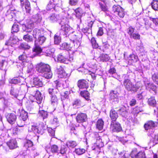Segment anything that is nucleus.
I'll return each instance as SVG.
<instances>
[{"label": "nucleus", "mask_w": 158, "mask_h": 158, "mask_svg": "<svg viewBox=\"0 0 158 158\" xmlns=\"http://www.w3.org/2000/svg\"><path fill=\"white\" fill-rule=\"evenodd\" d=\"M123 84L125 89L128 91L135 93L139 89L136 84H133L129 79H125L123 81Z\"/></svg>", "instance_id": "nucleus-2"}, {"label": "nucleus", "mask_w": 158, "mask_h": 158, "mask_svg": "<svg viewBox=\"0 0 158 158\" xmlns=\"http://www.w3.org/2000/svg\"><path fill=\"white\" fill-rule=\"evenodd\" d=\"M43 30L41 29L35 28L33 31V35L34 38L36 39L43 35Z\"/></svg>", "instance_id": "nucleus-25"}, {"label": "nucleus", "mask_w": 158, "mask_h": 158, "mask_svg": "<svg viewBox=\"0 0 158 158\" xmlns=\"http://www.w3.org/2000/svg\"><path fill=\"white\" fill-rule=\"evenodd\" d=\"M57 73L58 77L60 78H66L67 76L64 68L62 66H60L57 69Z\"/></svg>", "instance_id": "nucleus-18"}, {"label": "nucleus", "mask_w": 158, "mask_h": 158, "mask_svg": "<svg viewBox=\"0 0 158 158\" xmlns=\"http://www.w3.org/2000/svg\"><path fill=\"white\" fill-rule=\"evenodd\" d=\"M79 0H69V3L71 6H77Z\"/></svg>", "instance_id": "nucleus-59"}, {"label": "nucleus", "mask_w": 158, "mask_h": 158, "mask_svg": "<svg viewBox=\"0 0 158 158\" xmlns=\"http://www.w3.org/2000/svg\"><path fill=\"white\" fill-rule=\"evenodd\" d=\"M77 85L80 89H87L89 87V82L84 79L79 80L77 82Z\"/></svg>", "instance_id": "nucleus-11"}, {"label": "nucleus", "mask_w": 158, "mask_h": 158, "mask_svg": "<svg viewBox=\"0 0 158 158\" xmlns=\"http://www.w3.org/2000/svg\"><path fill=\"white\" fill-rule=\"evenodd\" d=\"M50 151L53 153H57L59 151V147L57 145H52L50 147Z\"/></svg>", "instance_id": "nucleus-42"}, {"label": "nucleus", "mask_w": 158, "mask_h": 158, "mask_svg": "<svg viewBox=\"0 0 158 158\" xmlns=\"http://www.w3.org/2000/svg\"><path fill=\"white\" fill-rule=\"evenodd\" d=\"M21 48L25 50H28L31 48V47L27 43H22L20 44Z\"/></svg>", "instance_id": "nucleus-52"}, {"label": "nucleus", "mask_w": 158, "mask_h": 158, "mask_svg": "<svg viewBox=\"0 0 158 158\" xmlns=\"http://www.w3.org/2000/svg\"><path fill=\"white\" fill-rule=\"evenodd\" d=\"M6 144L10 149H14L18 148V143L15 139H11L6 143Z\"/></svg>", "instance_id": "nucleus-14"}, {"label": "nucleus", "mask_w": 158, "mask_h": 158, "mask_svg": "<svg viewBox=\"0 0 158 158\" xmlns=\"http://www.w3.org/2000/svg\"><path fill=\"white\" fill-rule=\"evenodd\" d=\"M6 118L9 123L13 124L15 123L16 122L17 117L14 113H8L6 115Z\"/></svg>", "instance_id": "nucleus-13"}, {"label": "nucleus", "mask_w": 158, "mask_h": 158, "mask_svg": "<svg viewBox=\"0 0 158 158\" xmlns=\"http://www.w3.org/2000/svg\"><path fill=\"white\" fill-rule=\"evenodd\" d=\"M54 42L55 44H59L61 42V37L58 35H55L54 37Z\"/></svg>", "instance_id": "nucleus-54"}, {"label": "nucleus", "mask_w": 158, "mask_h": 158, "mask_svg": "<svg viewBox=\"0 0 158 158\" xmlns=\"http://www.w3.org/2000/svg\"><path fill=\"white\" fill-rule=\"evenodd\" d=\"M56 4L55 0H50L49 3L48 4L46 9L48 10L53 9L55 10V5Z\"/></svg>", "instance_id": "nucleus-32"}, {"label": "nucleus", "mask_w": 158, "mask_h": 158, "mask_svg": "<svg viewBox=\"0 0 158 158\" xmlns=\"http://www.w3.org/2000/svg\"><path fill=\"white\" fill-rule=\"evenodd\" d=\"M34 22L31 19H27L26 22L22 24V29L24 31L31 32L34 27Z\"/></svg>", "instance_id": "nucleus-4"}, {"label": "nucleus", "mask_w": 158, "mask_h": 158, "mask_svg": "<svg viewBox=\"0 0 158 158\" xmlns=\"http://www.w3.org/2000/svg\"><path fill=\"white\" fill-rule=\"evenodd\" d=\"M71 43H73L72 41L64 43L62 44V47L65 50H70L73 46Z\"/></svg>", "instance_id": "nucleus-31"}, {"label": "nucleus", "mask_w": 158, "mask_h": 158, "mask_svg": "<svg viewBox=\"0 0 158 158\" xmlns=\"http://www.w3.org/2000/svg\"><path fill=\"white\" fill-rule=\"evenodd\" d=\"M131 38H133L135 40H139L140 39V36L139 33H133L130 36Z\"/></svg>", "instance_id": "nucleus-55"}, {"label": "nucleus", "mask_w": 158, "mask_h": 158, "mask_svg": "<svg viewBox=\"0 0 158 158\" xmlns=\"http://www.w3.org/2000/svg\"><path fill=\"white\" fill-rule=\"evenodd\" d=\"M11 130L12 133V134L14 135H15L17 134L19 131V130L17 126H16L15 127H12L11 128Z\"/></svg>", "instance_id": "nucleus-57"}, {"label": "nucleus", "mask_w": 158, "mask_h": 158, "mask_svg": "<svg viewBox=\"0 0 158 158\" xmlns=\"http://www.w3.org/2000/svg\"><path fill=\"white\" fill-rule=\"evenodd\" d=\"M70 29V27L68 25H63L61 26L60 31V34L64 36L66 35L69 34Z\"/></svg>", "instance_id": "nucleus-16"}, {"label": "nucleus", "mask_w": 158, "mask_h": 158, "mask_svg": "<svg viewBox=\"0 0 158 158\" xmlns=\"http://www.w3.org/2000/svg\"><path fill=\"white\" fill-rule=\"evenodd\" d=\"M14 80L15 81L16 83H22L24 81V80L23 77L19 76L16 77Z\"/></svg>", "instance_id": "nucleus-64"}, {"label": "nucleus", "mask_w": 158, "mask_h": 158, "mask_svg": "<svg viewBox=\"0 0 158 158\" xmlns=\"http://www.w3.org/2000/svg\"><path fill=\"white\" fill-rule=\"evenodd\" d=\"M15 44L13 43L12 41L9 38L8 40L5 42V45L7 46H11L13 47Z\"/></svg>", "instance_id": "nucleus-61"}, {"label": "nucleus", "mask_w": 158, "mask_h": 158, "mask_svg": "<svg viewBox=\"0 0 158 158\" xmlns=\"http://www.w3.org/2000/svg\"><path fill=\"white\" fill-rule=\"evenodd\" d=\"M19 111L20 113V117L22 119V120L25 121L27 119L28 117L27 113L23 110H19Z\"/></svg>", "instance_id": "nucleus-30"}, {"label": "nucleus", "mask_w": 158, "mask_h": 158, "mask_svg": "<svg viewBox=\"0 0 158 158\" xmlns=\"http://www.w3.org/2000/svg\"><path fill=\"white\" fill-rule=\"evenodd\" d=\"M47 128L48 131L49 135L52 137H54L55 135V130L51 127Z\"/></svg>", "instance_id": "nucleus-53"}, {"label": "nucleus", "mask_w": 158, "mask_h": 158, "mask_svg": "<svg viewBox=\"0 0 158 158\" xmlns=\"http://www.w3.org/2000/svg\"><path fill=\"white\" fill-rule=\"evenodd\" d=\"M46 39V38L43 35L39 36L38 39L39 44L42 45L45 42Z\"/></svg>", "instance_id": "nucleus-48"}, {"label": "nucleus", "mask_w": 158, "mask_h": 158, "mask_svg": "<svg viewBox=\"0 0 158 158\" xmlns=\"http://www.w3.org/2000/svg\"><path fill=\"white\" fill-rule=\"evenodd\" d=\"M68 147L66 145H63L61 146L59 153L61 154L62 156H65L67 154Z\"/></svg>", "instance_id": "nucleus-33"}, {"label": "nucleus", "mask_w": 158, "mask_h": 158, "mask_svg": "<svg viewBox=\"0 0 158 158\" xmlns=\"http://www.w3.org/2000/svg\"><path fill=\"white\" fill-rule=\"evenodd\" d=\"M48 93L51 95H56L58 94L59 90L56 88H50L48 89Z\"/></svg>", "instance_id": "nucleus-37"}, {"label": "nucleus", "mask_w": 158, "mask_h": 158, "mask_svg": "<svg viewBox=\"0 0 158 158\" xmlns=\"http://www.w3.org/2000/svg\"><path fill=\"white\" fill-rule=\"evenodd\" d=\"M33 145V142L31 141L30 140H27L25 143L24 146L27 150H28L29 148L32 147Z\"/></svg>", "instance_id": "nucleus-45"}, {"label": "nucleus", "mask_w": 158, "mask_h": 158, "mask_svg": "<svg viewBox=\"0 0 158 158\" xmlns=\"http://www.w3.org/2000/svg\"><path fill=\"white\" fill-rule=\"evenodd\" d=\"M86 151V150L84 148H76L74 152L77 155L80 156L84 154Z\"/></svg>", "instance_id": "nucleus-39"}, {"label": "nucleus", "mask_w": 158, "mask_h": 158, "mask_svg": "<svg viewBox=\"0 0 158 158\" xmlns=\"http://www.w3.org/2000/svg\"><path fill=\"white\" fill-rule=\"evenodd\" d=\"M75 119L77 123H83L87 121V116L85 113H80L77 114Z\"/></svg>", "instance_id": "nucleus-8"}, {"label": "nucleus", "mask_w": 158, "mask_h": 158, "mask_svg": "<svg viewBox=\"0 0 158 158\" xmlns=\"http://www.w3.org/2000/svg\"><path fill=\"white\" fill-rule=\"evenodd\" d=\"M74 11L76 17L78 19H80L83 14L84 11L80 7L77 8L74 10Z\"/></svg>", "instance_id": "nucleus-24"}, {"label": "nucleus", "mask_w": 158, "mask_h": 158, "mask_svg": "<svg viewBox=\"0 0 158 158\" xmlns=\"http://www.w3.org/2000/svg\"><path fill=\"white\" fill-rule=\"evenodd\" d=\"M66 145L68 147L73 148L77 145V143L74 141H69L67 143Z\"/></svg>", "instance_id": "nucleus-46"}, {"label": "nucleus", "mask_w": 158, "mask_h": 158, "mask_svg": "<svg viewBox=\"0 0 158 158\" xmlns=\"http://www.w3.org/2000/svg\"><path fill=\"white\" fill-rule=\"evenodd\" d=\"M47 128L46 123H42L38 126H32V130L35 132H36L39 134H43L44 133Z\"/></svg>", "instance_id": "nucleus-5"}, {"label": "nucleus", "mask_w": 158, "mask_h": 158, "mask_svg": "<svg viewBox=\"0 0 158 158\" xmlns=\"http://www.w3.org/2000/svg\"><path fill=\"white\" fill-rule=\"evenodd\" d=\"M42 48L35 41L34 46L32 49V51L35 53V56L40 54L42 52Z\"/></svg>", "instance_id": "nucleus-19"}, {"label": "nucleus", "mask_w": 158, "mask_h": 158, "mask_svg": "<svg viewBox=\"0 0 158 158\" xmlns=\"http://www.w3.org/2000/svg\"><path fill=\"white\" fill-rule=\"evenodd\" d=\"M120 114L122 116H125L127 113V111L126 110L125 107H122L118 110Z\"/></svg>", "instance_id": "nucleus-47"}, {"label": "nucleus", "mask_w": 158, "mask_h": 158, "mask_svg": "<svg viewBox=\"0 0 158 158\" xmlns=\"http://www.w3.org/2000/svg\"><path fill=\"white\" fill-rule=\"evenodd\" d=\"M128 62L131 63H135L139 60L138 56L134 54H131L128 57Z\"/></svg>", "instance_id": "nucleus-23"}, {"label": "nucleus", "mask_w": 158, "mask_h": 158, "mask_svg": "<svg viewBox=\"0 0 158 158\" xmlns=\"http://www.w3.org/2000/svg\"><path fill=\"white\" fill-rule=\"evenodd\" d=\"M29 92L34 95V96L36 100V102L38 104H40L43 99L42 94L35 86H32L29 89Z\"/></svg>", "instance_id": "nucleus-3"}, {"label": "nucleus", "mask_w": 158, "mask_h": 158, "mask_svg": "<svg viewBox=\"0 0 158 158\" xmlns=\"http://www.w3.org/2000/svg\"><path fill=\"white\" fill-rule=\"evenodd\" d=\"M39 116L41 117L43 120L48 117V113L44 110H40L38 112Z\"/></svg>", "instance_id": "nucleus-36"}, {"label": "nucleus", "mask_w": 158, "mask_h": 158, "mask_svg": "<svg viewBox=\"0 0 158 158\" xmlns=\"http://www.w3.org/2000/svg\"><path fill=\"white\" fill-rule=\"evenodd\" d=\"M93 23L94 22L91 21L88 23L87 24H85L82 29V31L85 33H87L88 31H91Z\"/></svg>", "instance_id": "nucleus-17"}, {"label": "nucleus", "mask_w": 158, "mask_h": 158, "mask_svg": "<svg viewBox=\"0 0 158 158\" xmlns=\"http://www.w3.org/2000/svg\"><path fill=\"white\" fill-rule=\"evenodd\" d=\"M105 142V140L103 136L100 137L98 136L97 139V141L95 144L98 145V144H100V143H102L103 147L104 146V143Z\"/></svg>", "instance_id": "nucleus-50"}, {"label": "nucleus", "mask_w": 158, "mask_h": 158, "mask_svg": "<svg viewBox=\"0 0 158 158\" xmlns=\"http://www.w3.org/2000/svg\"><path fill=\"white\" fill-rule=\"evenodd\" d=\"M143 111L141 107L136 106H135L133 109L132 111V114L134 115H137L139 112Z\"/></svg>", "instance_id": "nucleus-38"}, {"label": "nucleus", "mask_w": 158, "mask_h": 158, "mask_svg": "<svg viewBox=\"0 0 158 158\" xmlns=\"http://www.w3.org/2000/svg\"><path fill=\"white\" fill-rule=\"evenodd\" d=\"M110 129L112 132L118 133L123 131L121 125L116 121L111 122Z\"/></svg>", "instance_id": "nucleus-7"}, {"label": "nucleus", "mask_w": 158, "mask_h": 158, "mask_svg": "<svg viewBox=\"0 0 158 158\" xmlns=\"http://www.w3.org/2000/svg\"><path fill=\"white\" fill-rule=\"evenodd\" d=\"M64 54V53L59 54L57 56V61L60 63L68 64L69 60L65 57Z\"/></svg>", "instance_id": "nucleus-15"}, {"label": "nucleus", "mask_w": 158, "mask_h": 158, "mask_svg": "<svg viewBox=\"0 0 158 158\" xmlns=\"http://www.w3.org/2000/svg\"><path fill=\"white\" fill-rule=\"evenodd\" d=\"M27 58V56L25 54V52H23V54L20 55L18 57L19 60L23 61H24Z\"/></svg>", "instance_id": "nucleus-62"}, {"label": "nucleus", "mask_w": 158, "mask_h": 158, "mask_svg": "<svg viewBox=\"0 0 158 158\" xmlns=\"http://www.w3.org/2000/svg\"><path fill=\"white\" fill-rule=\"evenodd\" d=\"M112 10L120 18H123L125 15L124 9L119 5H114L112 7Z\"/></svg>", "instance_id": "nucleus-6"}, {"label": "nucleus", "mask_w": 158, "mask_h": 158, "mask_svg": "<svg viewBox=\"0 0 158 158\" xmlns=\"http://www.w3.org/2000/svg\"><path fill=\"white\" fill-rule=\"evenodd\" d=\"M23 39L27 42H32L33 40V37L28 34L24 35L23 36Z\"/></svg>", "instance_id": "nucleus-40"}, {"label": "nucleus", "mask_w": 158, "mask_h": 158, "mask_svg": "<svg viewBox=\"0 0 158 158\" xmlns=\"http://www.w3.org/2000/svg\"><path fill=\"white\" fill-rule=\"evenodd\" d=\"M109 116L111 120V122L116 121L119 116L117 111L115 110L113 107H111L110 111Z\"/></svg>", "instance_id": "nucleus-12"}, {"label": "nucleus", "mask_w": 158, "mask_h": 158, "mask_svg": "<svg viewBox=\"0 0 158 158\" xmlns=\"http://www.w3.org/2000/svg\"><path fill=\"white\" fill-rule=\"evenodd\" d=\"M20 6L22 8L24 7L27 13L30 14L31 8L30 2L28 0H20Z\"/></svg>", "instance_id": "nucleus-9"}, {"label": "nucleus", "mask_w": 158, "mask_h": 158, "mask_svg": "<svg viewBox=\"0 0 158 158\" xmlns=\"http://www.w3.org/2000/svg\"><path fill=\"white\" fill-rule=\"evenodd\" d=\"M103 147L102 143H100V144L97 145L94 144L92 147V150L96 153H99L100 152V149Z\"/></svg>", "instance_id": "nucleus-28"}, {"label": "nucleus", "mask_w": 158, "mask_h": 158, "mask_svg": "<svg viewBox=\"0 0 158 158\" xmlns=\"http://www.w3.org/2000/svg\"><path fill=\"white\" fill-rule=\"evenodd\" d=\"M70 92L69 90H67L62 94H61V96L64 98H68L69 95L70 94Z\"/></svg>", "instance_id": "nucleus-58"}, {"label": "nucleus", "mask_w": 158, "mask_h": 158, "mask_svg": "<svg viewBox=\"0 0 158 158\" xmlns=\"http://www.w3.org/2000/svg\"><path fill=\"white\" fill-rule=\"evenodd\" d=\"M157 123L156 122L151 120L147 121L144 124L143 127L145 130L148 131L157 127Z\"/></svg>", "instance_id": "nucleus-10"}, {"label": "nucleus", "mask_w": 158, "mask_h": 158, "mask_svg": "<svg viewBox=\"0 0 158 158\" xmlns=\"http://www.w3.org/2000/svg\"><path fill=\"white\" fill-rule=\"evenodd\" d=\"M99 4L100 5V7L102 11L106 12L108 11V8L106 4V2L102 3L99 2Z\"/></svg>", "instance_id": "nucleus-41"}, {"label": "nucleus", "mask_w": 158, "mask_h": 158, "mask_svg": "<svg viewBox=\"0 0 158 158\" xmlns=\"http://www.w3.org/2000/svg\"><path fill=\"white\" fill-rule=\"evenodd\" d=\"M147 103L149 106L152 107H156L157 104L156 100L154 96H151L148 98Z\"/></svg>", "instance_id": "nucleus-22"}, {"label": "nucleus", "mask_w": 158, "mask_h": 158, "mask_svg": "<svg viewBox=\"0 0 158 158\" xmlns=\"http://www.w3.org/2000/svg\"><path fill=\"white\" fill-rule=\"evenodd\" d=\"M19 25L16 24H14L12 27L11 33L13 34L16 33L19 31Z\"/></svg>", "instance_id": "nucleus-44"}, {"label": "nucleus", "mask_w": 158, "mask_h": 158, "mask_svg": "<svg viewBox=\"0 0 158 158\" xmlns=\"http://www.w3.org/2000/svg\"><path fill=\"white\" fill-rule=\"evenodd\" d=\"M152 78L153 81L158 85V72L154 73L152 75Z\"/></svg>", "instance_id": "nucleus-49"}, {"label": "nucleus", "mask_w": 158, "mask_h": 158, "mask_svg": "<svg viewBox=\"0 0 158 158\" xmlns=\"http://www.w3.org/2000/svg\"><path fill=\"white\" fill-rule=\"evenodd\" d=\"M151 5L153 9L158 11V0H153L151 2Z\"/></svg>", "instance_id": "nucleus-43"}, {"label": "nucleus", "mask_w": 158, "mask_h": 158, "mask_svg": "<svg viewBox=\"0 0 158 158\" xmlns=\"http://www.w3.org/2000/svg\"><path fill=\"white\" fill-rule=\"evenodd\" d=\"M33 83L35 86L39 87H41L43 85L42 81L37 77H36L33 79Z\"/></svg>", "instance_id": "nucleus-35"}, {"label": "nucleus", "mask_w": 158, "mask_h": 158, "mask_svg": "<svg viewBox=\"0 0 158 158\" xmlns=\"http://www.w3.org/2000/svg\"><path fill=\"white\" fill-rule=\"evenodd\" d=\"M135 158H145V156L144 152H139L135 156Z\"/></svg>", "instance_id": "nucleus-56"}, {"label": "nucleus", "mask_w": 158, "mask_h": 158, "mask_svg": "<svg viewBox=\"0 0 158 158\" xmlns=\"http://www.w3.org/2000/svg\"><path fill=\"white\" fill-rule=\"evenodd\" d=\"M135 30V28L131 26L129 27L127 29L128 31L127 33L130 36L133 33Z\"/></svg>", "instance_id": "nucleus-63"}, {"label": "nucleus", "mask_w": 158, "mask_h": 158, "mask_svg": "<svg viewBox=\"0 0 158 158\" xmlns=\"http://www.w3.org/2000/svg\"><path fill=\"white\" fill-rule=\"evenodd\" d=\"M54 52V49L49 47L45 48L43 52L44 54L47 56H52Z\"/></svg>", "instance_id": "nucleus-21"}, {"label": "nucleus", "mask_w": 158, "mask_h": 158, "mask_svg": "<svg viewBox=\"0 0 158 158\" xmlns=\"http://www.w3.org/2000/svg\"><path fill=\"white\" fill-rule=\"evenodd\" d=\"M117 92L113 90L110 91V98L111 99H114L115 98V97L116 96V94Z\"/></svg>", "instance_id": "nucleus-60"}, {"label": "nucleus", "mask_w": 158, "mask_h": 158, "mask_svg": "<svg viewBox=\"0 0 158 158\" xmlns=\"http://www.w3.org/2000/svg\"><path fill=\"white\" fill-rule=\"evenodd\" d=\"M50 101L52 104L54 105L58 102V99L56 95H53L50 96Z\"/></svg>", "instance_id": "nucleus-51"}, {"label": "nucleus", "mask_w": 158, "mask_h": 158, "mask_svg": "<svg viewBox=\"0 0 158 158\" xmlns=\"http://www.w3.org/2000/svg\"><path fill=\"white\" fill-rule=\"evenodd\" d=\"M90 42L93 48L101 49L100 48H99L98 44L94 37H92L91 38L90 40Z\"/></svg>", "instance_id": "nucleus-34"}, {"label": "nucleus", "mask_w": 158, "mask_h": 158, "mask_svg": "<svg viewBox=\"0 0 158 158\" xmlns=\"http://www.w3.org/2000/svg\"><path fill=\"white\" fill-rule=\"evenodd\" d=\"M104 125V122L102 118L98 119L96 123V128L99 130H102L103 128Z\"/></svg>", "instance_id": "nucleus-27"}, {"label": "nucleus", "mask_w": 158, "mask_h": 158, "mask_svg": "<svg viewBox=\"0 0 158 158\" xmlns=\"http://www.w3.org/2000/svg\"><path fill=\"white\" fill-rule=\"evenodd\" d=\"M36 70L41 73H44V76L47 79H50L52 77V73L51 71L50 65L43 62L37 64L36 65Z\"/></svg>", "instance_id": "nucleus-1"}, {"label": "nucleus", "mask_w": 158, "mask_h": 158, "mask_svg": "<svg viewBox=\"0 0 158 158\" xmlns=\"http://www.w3.org/2000/svg\"><path fill=\"white\" fill-rule=\"evenodd\" d=\"M98 58L100 59V61L104 62L109 61L110 57L107 54L102 53L100 54Z\"/></svg>", "instance_id": "nucleus-26"}, {"label": "nucleus", "mask_w": 158, "mask_h": 158, "mask_svg": "<svg viewBox=\"0 0 158 158\" xmlns=\"http://www.w3.org/2000/svg\"><path fill=\"white\" fill-rule=\"evenodd\" d=\"M80 94L82 97L84 98L86 101H91L90 99V94L88 90H84L81 91L80 92Z\"/></svg>", "instance_id": "nucleus-20"}, {"label": "nucleus", "mask_w": 158, "mask_h": 158, "mask_svg": "<svg viewBox=\"0 0 158 158\" xmlns=\"http://www.w3.org/2000/svg\"><path fill=\"white\" fill-rule=\"evenodd\" d=\"M72 105L73 106H83L85 105V104L81 100L77 99L73 101L72 103Z\"/></svg>", "instance_id": "nucleus-29"}]
</instances>
